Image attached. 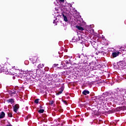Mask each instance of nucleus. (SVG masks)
Masks as SVG:
<instances>
[{
	"instance_id": "1",
	"label": "nucleus",
	"mask_w": 126,
	"mask_h": 126,
	"mask_svg": "<svg viewBox=\"0 0 126 126\" xmlns=\"http://www.w3.org/2000/svg\"><path fill=\"white\" fill-rule=\"evenodd\" d=\"M116 95H118L117 98L118 99L116 98L115 99V102L116 103H118L119 101L120 102H123V101H125L126 102V100H125V95H126V89L124 88H119L116 89Z\"/></svg>"
},
{
	"instance_id": "2",
	"label": "nucleus",
	"mask_w": 126,
	"mask_h": 126,
	"mask_svg": "<svg viewBox=\"0 0 126 126\" xmlns=\"http://www.w3.org/2000/svg\"><path fill=\"white\" fill-rule=\"evenodd\" d=\"M72 42L73 43L78 42L80 44L85 45L86 47H89V45H90V43L88 42V40H85L83 38V35H82V34L81 33H79L76 36H74L72 39Z\"/></svg>"
},
{
	"instance_id": "3",
	"label": "nucleus",
	"mask_w": 126,
	"mask_h": 126,
	"mask_svg": "<svg viewBox=\"0 0 126 126\" xmlns=\"http://www.w3.org/2000/svg\"><path fill=\"white\" fill-rule=\"evenodd\" d=\"M107 96H109V98H111V100H113L112 101L114 102V103L117 104L118 102H116L115 101V99H119L118 97V94H116V89L113 93H110L109 92H105L102 94V96L100 97L99 99V101L102 102L104 99L103 98H105V97H107Z\"/></svg>"
},
{
	"instance_id": "4",
	"label": "nucleus",
	"mask_w": 126,
	"mask_h": 126,
	"mask_svg": "<svg viewBox=\"0 0 126 126\" xmlns=\"http://www.w3.org/2000/svg\"><path fill=\"white\" fill-rule=\"evenodd\" d=\"M80 63L82 64H85V65H86V66H90L91 67H93V68H94V67H96V62L95 61H93L90 63L87 60H82V61L80 62Z\"/></svg>"
},
{
	"instance_id": "5",
	"label": "nucleus",
	"mask_w": 126,
	"mask_h": 126,
	"mask_svg": "<svg viewBox=\"0 0 126 126\" xmlns=\"http://www.w3.org/2000/svg\"><path fill=\"white\" fill-rule=\"evenodd\" d=\"M75 57L76 58H78L79 59H81V61L79 62V63H80L81 64H82L80 63V62H81V61H82V60H83V61H84V59H87V58H92V55H90V56H87L86 55H84L83 54H77L75 55Z\"/></svg>"
},
{
	"instance_id": "6",
	"label": "nucleus",
	"mask_w": 126,
	"mask_h": 126,
	"mask_svg": "<svg viewBox=\"0 0 126 126\" xmlns=\"http://www.w3.org/2000/svg\"><path fill=\"white\" fill-rule=\"evenodd\" d=\"M68 6H66L65 8V10H66V13L67 14H71V12H73V7H72V5L71 4H68Z\"/></svg>"
},
{
	"instance_id": "7",
	"label": "nucleus",
	"mask_w": 126,
	"mask_h": 126,
	"mask_svg": "<svg viewBox=\"0 0 126 126\" xmlns=\"http://www.w3.org/2000/svg\"><path fill=\"white\" fill-rule=\"evenodd\" d=\"M63 90H64V85H63H63L61 86V88L59 89V92L56 93V95L58 96V95L62 94Z\"/></svg>"
},
{
	"instance_id": "8",
	"label": "nucleus",
	"mask_w": 126,
	"mask_h": 126,
	"mask_svg": "<svg viewBox=\"0 0 126 126\" xmlns=\"http://www.w3.org/2000/svg\"><path fill=\"white\" fill-rule=\"evenodd\" d=\"M18 109H19V104H16L13 106V111L15 113H17Z\"/></svg>"
},
{
	"instance_id": "9",
	"label": "nucleus",
	"mask_w": 126,
	"mask_h": 126,
	"mask_svg": "<svg viewBox=\"0 0 126 126\" xmlns=\"http://www.w3.org/2000/svg\"><path fill=\"white\" fill-rule=\"evenodd\" d=\"M119 55H120V52L116 51L112 53V57L113 58H116V57H118Z\"/></svg>"
},
{
	"instance_id": "10",
	"label": "nucleus",
	"mask_w": 126,
	"mask_h": 126,
	"mask_svg": "<svg viewBox=\"0 0 126 126\" xmlns=\"http://www.w3.org/2000/svg\"><path fill=\"white\" fill-rule=\"evenodd\" d=\"M17 93H18V91H17L16 90H12L11 91V93L10 94L11 95V96H13V94H17Z\"/></svg>"
},
{
	"instance_id": "11",
	"label": "nucleus",
	"mask_w": 126,
	"mask_h": 126,
	"mask_svg": "<svg viewBox=\"0 0 126 126\" xmlns=\"http://www.w3.org/2000/svg\"><path fill=\"white\" fill-rule=\"evenodd\" d=\"M63 19L65 22H67V15H65L64 14H63Z\"/></svg>"
},
{
	"instance_id": "12",
	"label": "nucleus",
	"mask_w": 126,
	"mask_h": 126,
	"mask_svg": "<svg viewBox=\"0 0 126 126\" xmlns=\"http://www.w3.org/2000/svg\"><path fill=\"white\" fill-rule=\"evenodd\" d=\"M7 103H10V104H13L14 103V98H10L7 100Z\"/></svg>"
},
{
	"instance_id": "13",
	"label": "nucleus",
	"mask_w": 126,
	"mask_h": 126,
	"mask_svg": "<svg viewBox=\"0 0 126 126\" xmlns=\"http://www.w3.org/2000/svg\"><path fill=\"white\" fill-rule=\"evenodd\" d=\"M90 93V92L88 90H85L82 92V94L83 95H87V94H89Z\"/></svg>"
},
{
	"instance_id": "14",
	"label": "nucleus",
	"mask_w": 126,
	"mask_h": 126,
	"mask_svg": "<svg viewBox=\"0 0 126 126\" xmlns=\"http://www.w3.org/2000/svg\"><path fill=\"white\" fill-rule=\"evenodd\" d=\"M5 117V113L4 112H2L0 113V119H3Z\"/></svg>"
},
{
	"instance_id": "15",
	"label": "nucleus",
	"mask_w": 126,
	"mask_h": 126,
	"mask_svg": "<svg viewBox=\"0 0 126 126\" xmlns=\"http://www.w3.org/2000/svg\"><path fill=\"white\" fill-rule=\"evenodd\" d=\"M123 108L122 106L118 107L116 108V111H117V112H119V111H122V110H123Z\"/></svg>"
},
{
	"instance_id": "16",
	"label": "nucleus",
	"mask_w": 126,
	"mask_h": 126,
	"mask_svg": "<svg viewBox=\"0 0 126 126\" xmlns=\"http://www.w3.org/2000/svg\"><path fill=\"white\" fill-rule=\"evenodd\" d=\"M63 66H65V63H64V61L63 62L61 63V67H58V68H63Z\"/></svg>"
},
{
	"instance_id": "17",
	"label": "nucleus",
	"mask_w": 126,
	"mask_h": 126,
	"mask_svg": "<svg viewBox=\"0 0 126 126\" xmlns=\"http://www.w3.org/2000/svg\"><path fill=\"white\" fill-rule=\"evenodd\" d=\"M76 27H77V29H78V30H80L81 31H84L83 28H82L81 27H79L78 26H77Z\"/></svg>"
},
{
	"instance_id": "18",
	"label": "nucleus",
	"mask_w": 126,
	"mask_h": 126,
	"mask_svg": "<svg viewBox=\"0 0 126 126\" xmlns=\"http://www.w3.org/2000/svg\"><path fill=\"white\" fill-rule=\"evenodd\" d=\"M91 44L94 47V48H95V45L96 44V42L94 41H90Z\"/></svg>"
},
{
	"instance_id": "19",
	"label": "nucleus",
	"mask_w": 126,
	"mask_h": 126,
	"mask_svg": "<svg viewBox=\"0 0 126 126\" xmlns=\"http://www.w3.org/2000/svg\"><path fill=\"white\" fill-rule=\"evenodd\" d=\"M44 66V64H39L38 65V68H42Z\"/></svg>"
},
{
	"instance_id": "20",
	"label": "nucleus",
	"mask_w": 126,
	"mask_h": 126,
	"mask_svg": "<svg viewBox=\"0 0 126 126\" xmlns=\"http://www.w3.org/2000/svg\"><path fill=\"white\" fill-rule=\"evenodd\" d=\"M39 101H40V99L39 98H37L36 99H35L34 100V103H35V104H39Z\"/></svg>"
},
{
	"instance_id": "21",
	"label": "nucleus",
	"mask_w": 126,
	"mask_h": 126,
	"mask_svg": "<svg viewBox=\"0 0 126 126\" xmlns=\"http://www.w3.org/2000/svg\"><path fill=\"white\" fill-rule=\"evenodd\" d=\"M8 116L9 117V118H12V113L11 112H8L7 113Z\"/></svg>"
},
{
	"instance_id": "22",
	"label": "nucleus",
	"mask_w": 126,
	"mask_h": 126,
	"mask_svg": "<svg viewBox=\"0 0 126 126\" xmlns=\"http://www.w3.org/2000/svg\"><path fill=\"white\" fill-rule=\"evenodd\" d=\"M45 110H44V109H40L38 111V113H39V114H43V113H44Z\"/></svg>"
},
{
	"instance_id": "23",
	"label": "nucleus",
	"mask_w": 126,
	"mask_h": 126,
	"mask_svg": "<svg viewBox=\"0 0 126 126\" xmlns=\"http://www.w3.org/2000/svg\"><path fill=\"white\" fill-rule=\"evenodd\" d=\"M118 66H123V62H120L118 63Z\"/></svg>"
},
{
	"instance_id": "24",
	"label": "nucleus",
	"mask_w": 126,
	"mask_h": 126,
	"mask_svg": "<svg viewBox=\"0 0 126 126\" xmlns=\"http://www.w3.org/2000/svg\"><path fill=\"white\" fill-rule=\"evenodd\" d=\"M55 82H60V80L59 78H56V79L55 80Z\"/></svg>"
},
{
	"instance_id": "25",
	"label": "nucleus",
	"mask_w": 126,
	"mask_h": 126,
	"mask_svg": "<svg viewBox=\"0 0 126 126\" xmlns=\"http://www.w3.org/2000/svg\"><path fill=\"white\" fill-rule=\"evenodd\" d=\"M49 68H48V67H45L44 68V70L45 71H49Z\"/></svg>"
},
{
	"instance_id": "26",
	"label": "nucleus",
	"mask_w": 126,
	"mask_h": 126,
	"mask_svg": "<svg viewBox=\"0 0 126 126\" xmlns=\"http://www.w3.org/2000/svg\"><path fill=\"white\" fill-rule=\"evenodd\" d=\"M59 65V64H54L53 65V66H52V67H56V66H58Z\"/></svg>"
},
{
	"instance_id": "27",
	"label": "nucleus",
	"mask_w": 126,
	"mask_h": 126,
	"mask_svg": "<svg viewBox=\"0 0 126 126\" xmlns=\"http://www.w3.org/2000/svg\"><path fill=\"white\" fill-rule=\"evenodd\" d=\"M32 73H33V72L32 71H29L28 72V74H30H30H32Z\"/></svg>"
},
{
	"instance_id": "28",
	"label": "nucleus",
	"mask_w": 126,
	"mask_h": 126,
	"mask_svg": "<svg viewBox=\"0 0 126 126\" xmlns=\"http://www.w3.org/2000/svg\"><path fill=\"white\" fill-rule=\"evenodd\" d=\"M50 105H51V106H53V104H54V101H51L49 102Z\"/></svg>"
},
{
	"instance_id": "29",
	"label": "nucleus",
	"mask_w": 126,
	"mask_h": 126,
	"mask_svg": "<svg viewBox=\"0 0 126 126\" xmlns=\"http://www.w3.org/2000/svg\"><path fill=\"white\" fill-rule=\"evenodd\" d=\"M57 20H54V21H53V23H54V24H55V25H57V24H56V23H57Z\"/></svg>"
},
{
	"instance_id": "30",
	"label": "nucleus",
	"mask_w": 126,
	"mask_h": 126,
	"mask_svg": "<svg viewBox=\"0 0 126 126\" xmlns=\"http://www.w3.org/2000/svg\"><path fill=\"white\" fill-rule=\"evenodd\" d=\"M29 63L28 61H25V64L26 65L28 64Z\"/></svg>"
},
{
	"instance_id": "31",
	"label": "nucleus",
	"mask_w": 126,
	"mask_h": 126,
	"mask_svg": "<svg viewBox=\"0 0 126 126\" xmlns=\"http://www.w3.org/2000/svg\"><path fill=\"white\" fill-rule=\"evenodd\" d=\"M94 124H97V123H98V120H94Z\"/></svg>"
},
{
	"instance_id": "32",
	"label": "nucleus",
	"mask_w": 126,
	"mask_h": 126,
	"mask_svg": "<svg viewBox=\"0 0 126 126\" xmlns=\"http://www.w3.org/2000/svg\"><path fill=\"white\" fill-rule=\"evenodd\" d=\"M90 30H91V32H94V30L93 29L90 28Z\"/></svg>"
},
{
	"instance_id": "33",
	"label": "nucleus",
	"mask_w": 126,
	"mask_h": 126,
	"mask_svg": "<svg viewBox=\"0 0 126 126\" xmlns=\"http://www.w3.org/2000/svg\"><path fill=\"white\" fill-rule=\"evenodd\" d=\"M60 86H61V84L60 83L56 85V87H60Z\"/></svg>"
},
{
	"instance_id": "34",
	"label": "nucleus",
	"mask_w": 126,
	"mask_h": 126,
	"mask_svg": "<svg viewBox=\"0 0 126 126\" xmlns=\"http://www.w3.org/2000/svg\"><path fill=\"white\" fill-rule=\"evenodd\" d=\"M17 89H18V87H15V88L14 89V90H16L17 91H18Z\"/></svg>"
},
{
	"instance_id": "35",
	"label": "nucleus",
	"mask_w": 126,
	"mask_h": 126,
	"mask_svg": "<svg viewBox=\"0 0 126 126\" xmlns=\"http://www.w3.org/2000/svg\"><path fill=\"white\" fill-rule=\"evenodd\" d=\"M63 102L64 104H65V105H67V102L66 100H64Z\"/></svg>"
},
{
	"instance_id": "36",
	"label": "nucleus",
	"mask_w": 126,
	"mask_h": 126,
	"mask_svg": "<svg viewBox=\"0 0 126 126\" xmlns=\"http://www.w3.org/2000/svg\"><path fill=\"white\" fill-rule=\"evenodd\" d=\"M22 80H21V79H19V83H22Z\"/></svg>"
},
{
	"instance_id": "37",
	"label": "nucleus",
	"mask_w": 126,
	"mask_h": 126,
	"mask_svg": "<svg viewBox=\"0 0 126 126\" xmlns=\"http://www.w3.org/2000/svg\"><path fill=\"white\" fill-rule=\"evenodd\" d=\"M61 2H64V0H60Z\"/></svg>"
},
{
	"instance_id": "38",
	"label": "nucleus",
	"mask_w": 126,
	"mask_h": 126,
	"mask_svg": "<svg viewBox=\"0 0 126 126\" xmlns=\"http://www.w3.org/2000/svg\"><path fill=\"white\" fill-rule=\"evenodd\" d=\"M65 72L66 73V72H67V71H65L63 72V74H64V73H65Z\"/></svg>"
},
{
	"instance_id": "39",
	"label": "nucleus",
	"mask_w": 126,
	"mask_h": 126,
	"mask_svg": "<svg viewBox=\"0 0 126 126\" xmlns=\"http://www.w3.org/2000/svg\"><path fill=\"white\" fill-rule=\"evenodd\" d=\"M94 100H96V97H94Z\"/></svg>"
},
{
	"instance_id": "40",
	"label": "nucleus",
	"mask_w": 126,
	"mask_h": 126,
	"mask_svg": "<svg viewBox=\"0 0 126 126\" xmlns=\"http://www.w3.org/2000/svg\"><path fill=\"white\" fill-rule=\"evenodd\" d=\"M13 79H15V77H13Z\"/></svg>"
},
{
	"instance_id": "41",
	"label": "nucleus",
	"mask_w": 126,
	"mask_h": 126,
	"mask_svg": "<svg viewBox=\"0 0 126 126\" xmlns=\"http://www.w3.org/2000/svg\"><path fill=\"white\" fill-rule=\"evenodd\" d=\"M66 57H67V56H64V58H66Z\"/></svg>"
},
{
	"instance_id": "42",
	"label": "nucleus",
	"mask_w": 126,
	"mask_h": 126,
	"mask_svg": "<svg viewBox=\"0 0 126 126\" xmlns=\"http://www.w3.org/2000/svg\"><path fill=\"white\" fill-rule=\"evenodd\" d=\"M15 69L18 70V69Z\"/></svg>"
},
{
	"instance_id": "43",
	"label": "nucleus",
	"mask_w": 126,
	"mask_h": 126,
	"mask_svg": "<svg viewBox=\"0 0 126 126\" xmlns=\"http://www.w3.org/2000/svg\"><path fill=\"white\" fill-rule=\"evenodd\" d=\"M85 115H86V116H87V115L86 114Z\"/></svg>"
}]
</instances>
